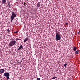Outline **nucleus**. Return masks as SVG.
Here are the masks:
<instances>
[{
	"mask_svg": "<svg viewBox=\"0 0 80 80\" xmlns=\"http://www.w3.org/2000/svg\"><path fill=\"white\" fill-rule=\"evenodd\" d=\"M12 14L11 17V22L13 21V19L15 18V17H16V14L14 13V12H12Z\"/></svg>",
	"mask_w": 80,
	"mask_h": 80,
	"instance_id": "f257e3e1",
	"label": "nucleus"
},
{
	"mask_svg": "<svg viewBox=\"0 0 80 80\" xmlns=\"http://www.w3.org/2000/svg\"><path fill=\"white\" fill-rule=\"evenodd\" d=\"M56 35V40L58 41V40H60L61 39V37L60 34H58V33H57Z\"/></svg>",
	"mask_w": 80,
	"mask_h": 80,
	"instance_id": "f03ea898",
	"label": "nucleus"
},
{
	"mask_svg": "<svg viewBox=\"0 0 80 80\" xmlns=\"http://www.w3.org/2000/svg\"><path fill=\"white\" fill-rule=\"evenodd\" d=\"M4 75L5 77H6V78L7 80H9L10 79V74L9 72H6L4 74Z\"/></svg>",
	"mask_w": 80,
	"mask_h": 80,
	"instance_id": "7ed1b4c3",
	"label": "nucleus"
},
{
	"mask_svg": "<svg viewBox=\"0 0 80 80\" xmlns=\"http://www.w3.org/2000/svg\"><path fill=\"white\" fill-rule=\"evenodd\" d=\"M15 43H16V41L12 40L9 44V46H14Z\"/></svg>",
	"mask_w": 80,
	"mask_h": 80,
	"instance_id": "20e7f679",
	"label": "nucleus"
},
{
	"mask_svg": "<svg viewBox=\"0 0 80 80\" xmlns=\"http://www.w3.org/2000/svg\"><path fill=\"white\" fill-rule=\"evenodd\" d=\"M23 48V46H22V45H21L19 47V48L18 49V50H21L22 48Z\"/></svg>",
	"mask_w": 80,
	"mask_h": 80,
	"instance_id": "39448f33",
	"label": "nucleus"
},
{
	"mask_svg": "<svg viewBox=\"0 0 80 80\" xmlns=\"http://www.w3.org/2000/svg\"><path fill=\"white\" fill-rule=\"evenodd\" d=\"M28 40V38H26L24 40V43H25L26 42H27V41Z\"/></svg>",
	"mask_w": 80,
	"mask_h": 80,
	"instance_id": "423d86ee",
	"label": "nucleus"
},
{
	"mask_svg": "<svg viewBox=\"0 0 80 80\" xmlns=\"http://www.w3.org/2000/svg\"><path fill=\"white\" fill-rule=\"evenodd\" d=\"M4 72H5V71H4V69H1L0 70V73H3Z\"/></svg>",
	"mask_w": 80,
	"mask_h": 80,
	"instance_id": "0eeeda50",
	"label": "nucleus"
},
{
	"mask_svg": "<svg viewBox=\"0 0 80 80\" xmlns=\"http://www.w3.org/2000/svg\"><path fill=\"white\" fill-rule=\"evenodd\" d=\"M6 0H2V5L3 4H4V3H6Z\"/></svg>",
	"mask_w": 80,
	"mask_h": 80,
	"instance_id": "6e6552de",
	"label": "nucleus"
},
{
	"mask_svg": "<svg viewBox=\"0 0 80 80\" xmlns=\"http://www.w3.org/2000/svg\"><path fill=\"white\" fill-rule=\"evenodd\" d=\"M79 52V50H77V51H75V53L76 55H78V53Z\"/></svg>",
	"mask_w": 80,
	"mask_h": 80,
	"instance_id": "1a4fd4ad",
	"label": "nucleus"
},
{
	"mask_svg": "<svg viewBox=\"0 0 80 80\" xmlns=\"http://www.w3.org/2000/svg\"><path fill=\"white\" fill-rule=\"evenodd\" d=\"M77 47H74L73 48V50H74V51H75L77 50Z\"/></svg>",
	"mask_w": 80,
	"mask_h": 80,
	"instance_id": "9d476101",
	"label": "nucleus"
},
{
	"mask_svg": "<svg viewBox=\"0 0 80 80\" xmlns=\"http://www.w3.org/2000/svg\"><path fill=\"white\" fill-rule=\"evenodd\" d=\"M38 6L39 7H40V2H39L38 3Z\"/></svg>",
	"mask_w": 80,
	"mask_h": 80,
	"instance_id": "9b49d317",
	"label": "nucleus"
},
{
	"mask_svg": "<svg viewBox=\"0 0 80 80\" xmlns=\"http://www.w3.org/2000/svg\"><path fill=\"white\" fill-rule=\"evenodd\" d=\"M55 78H57V77H53L52 78V79H55Z\"/></svg>",
	"mask_w": 80,
	"mask_h": 80,
	"instance_id": "f8f14e48",
	"label": "nucleus"
},
{
	"mask_svg": "<svg viewBox=\"0 0 80 80\" xmlns=\"http://www.w3.org/2000/svg\"><path fill=\"white\" fill-rule=\"evenodd\" d=\"M14 33H18V31H15L14 32Z\"/></svg>",
	"mask_w": 80,
	"mask_h": 80,
	"instance_id": "ddd939ff",
	"label": "nucleus"
},
{
	"mask_svg": "<svg viewBox=\"0 0 80 80\" xmlns=\"http://www.w3.org/2000/svg\"><path fill=\"white\" fill-rule=\"evenodd\" d=\"M67 64H65L64 65V66L65 67H67Z\"/></svg>",
	"mask_w": 80,
	"mask_h": 80,
	"instance_id": "4468645a",
	"label": "nucleus"
},
{
	"mask_svg": "<svg viewBox=\"0 0 80 80\" xmlns=\"http://www.w3.org/2000/svg\"><path fill=\"white\" fill-rule=\"evenodd\" d=\"M7 31H8V33L10 32V30H9V29H8Z\"/></svg>",
	"mask_w": 80,
	"mask_h": 80,
	"instance_id": "2eb2a0df",
	"label": "nucleus"
},
{
	"mask_svg": "<svg viewBox=\"0 0 80 80\" xmlns=\"http://www.w3.org/2000/svg\"><path fill=\"white\" fill-rule=\"evenodd\" d=\"M8 7H9V8H10V3L8 4Z\"/></svg>",
	"mask_w": 80,
	"mask_h": 80,
	"instance_id": "dca6fc26",
	"label": "nucleus"
},
{
	"mask_svg": "<svg viewBox=\"0 0 80 80\" xmlns=\"http://www.w3.org/2000/svg\"><path fill=\"white\" fill-rule=\"evenodd\" d=\"M20 39H19V38H17L16 39V41H17V40H19Z\"/></svg>",
	"mask_w": 80,
	"mask_h": 80,
	"instance_id": "f3484780",
	"label": "nucleus"
},
{
	"mask_svg": "<svg viewBox=\"0 0 80 80\" xmlns=\"http://www.w3.org/2000/svg\"><path fill=\"white\" fill-rule=\"evenodd\" d=\"M21 39H22V38H21V37L19 38V40H21Z\"/></svg>",
	"mask_w": 80,
	"mask_h": 80,
	"instance_id": "a211bd4d",
	"label": "nucleus"
},
{
	"mask_svg": "<svg viewBox=\"0 0 80 80\" xmlns=\"http://www.w3.org/2000/svg\"><path fill=\"white\" fill-rule=\"evenodd\" d=\"M77 33H78V34H80V32H77Z\"/></svg>",
	"mask_w": 80,
	"mask_h": 80,
	"instance_id": "6ab92c4d",
	"label": "nucleus"
},
{
	"mask_svg": "<svg viewBox=\"0 0 80 80\" xmlns=\"http://www.w3.org/2000/svg\"><path fill=\"white\" fill-rule=\"evenodd\" d=\"M65 24H66V25H68V23H65Z\"/></svg>",
	"mask_w": 80,
	"mask_h": 80,
	"instance_id": "aec40b11",
	"label": "nucleus"
},
{
	"mask_svg": "<svg viewBox=\"0 0 80 80\" xmlns=\"http://www.w3.org/2000/svg\"><path fill=\"white\" fill-rule=\"evenodd\" d=\"M24 59H25V58H23V59L20 62V63H21V62H22V60H23Z\"/></svg>",
	"mask_w": 80,
	"mask_h": 80,
	"instance_id": "412c9836",
	"label": "nucleus"
},
{
	"mask_svg": "<svg viewBox=\"0 0 80 80\" xmlns=\"http://www.w3.org/2000/svg\"><path fill=\"white\" fill-rule=\"evenodd\" d=\"M26 5V3L25 2H24V5Z\"/></svg>",
	"mask_w": 80,
	"mask_h": 80,
	"instance_id": "4be33fe9",
	"label": "nucleus"
},
{
	"mask_svg": "<svg viewBox=\"0 0 80 80\" xmlns=\"http://www.w3.org/2000/svg\"><path fill=\"white\" fill-rule=\"evenodd\" d=\"M8 4H10V2H8Z\"/></svg>",
	"mask_w": 80,
	"mask_h": 80,
	"instance_id": "5701e85b",
	"label": "nucleus"
},
{
	"mask_svg": "<svg viewBox=\"0 0 80 80\" xmlns=\"http://www.w3.org/2000/svg\"><path fill=\"white\" fill-rule=\"evenodd\" d=\"M79 33H80V31H79Z\"/></svg>",
	"mask_w": 80,
	"mask_h": 80,
	"instance_id": "b1692460",
	"label": "nucleus"
}]
</instances>
